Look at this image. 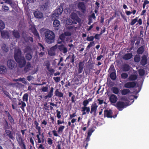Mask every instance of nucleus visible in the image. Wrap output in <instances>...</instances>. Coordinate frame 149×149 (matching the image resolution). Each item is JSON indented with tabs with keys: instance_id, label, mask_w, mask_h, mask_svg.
Masks as SVG:
<instances>
[{
	"instance_id": "nucleus-1",
	"label": "nucleus",
	"mask_w": 149,
	"mask_h": 149,
	"mask_svg": "<svg viewBox=\"0 0 149 149\" xmlns=\"http://www.w3.org/2000/svg\"><path fill=\"white\" fill-rule=\"evenodd\" d=\"M22 52L19 49H16L15 51L14 58L18 64L19 67L22 68L26 64V61L24 56H21Z\"/></svg>"
},
{
	"instance_id": "nucleus-2",
	"label": "nucleus",
	"mask_w": 149,
	"mask_h": 149,
	"mask_svg": "<svg viewBox=\"0 0 149 149\" xmlns=\"http://www.w3.org/2000/svg\"><path fill=\"white\" fill-rule=\"evenodd\" d=\"M45 36L46 38V41L49 44L54 41L55 35L54 33L50 30L46 31L45 32Z\"/></svg>"
},
{
	"instance_id": "nucleus-3",
	"label": "nucleus",
	"mask_w": 149,
	"mask_h": 149,
	"mask_svg": "<svg viewBox=\"0 0 149 149\" xmlns=\"http://www.w3.org/2000/svg\"><path fill=\"white\" fill-rule=\"evenodd\" d=\"M71 33L69 31H66L64 32L63 34H62L60 36V39L58 41V43L59 44H62V42H64L65 40H67L66 36H71Z\"/></svg>"
},
{
	"instance_id": "nucleus-4",
	"label": "nucleus",
	"mask_w": 149,
	"mask_h": 149,
	"mask_svg": "<svg viewBox=\"0 0 149 149\" xmlns=\"http://www.w3.org/2000/svg\"><path fill=\"white\" fill-rule=\"evenodd\" d=\"M128 106V105L127 104V103L120 101H118L115 105V106L120 111L122 110Z\"/></svg>"
},
{
	"instance_id": "nucleus-5",
	"label": "nucleus",
	"mask_w": 149,
	"mask_h": 149,
	"mask_svg": "<svg viewBox=\"0 0 149 149\" xmlns=\"http://www.w3.org/2000/svg\"><path fill=\"white\" fill-rule=\"evenodd\" d=\"M63 11V9L62 7L56 9L51 17L52 19H54L56 17L58 18L62 13Z\"/></svg>"
},
{
	"instance_id": "nucleus-6",
	"label": "nucleus",
	"mask_w": 149,
	"mask_h": 149,
	"mask_svg": "<svg viewBox=\"0 0 149 149\" xmlns=\"http://www.w3.org/2000/svg\"><path fill=\"white\" fill-rule=\"evenodd\" d=\"M8 67L10 70L15 69L17 67L16 63L12 60H8L7 61Z\"/></svg>"
},
{
	"instance_id": "nucleus-7",
	"label": "nucleus",
	"mask_w": 149,
	"mask_h": 149,
	"mask_svg": "<svg viewBox=\"0 0 149 149\" xmlns=\"http://www.w3.org/2000/svg\"><path fill=\"white\" fill-rule=\"evenodd\" d=\"M98 106L96 103H93L91 106V109L90 113L93 114L94 116H96L97 113H96Z\"/></svg>"
},
{
	"instance_id": "nucleus-8",
	"label": "nucleus",
	"mask_w": 149,
	"mask_h": 149,
	"mask_svg": "<svg viewBox=\"0 0 149 149\" xmlns=\"http://www.w3.org/2000/svg\"><path fill=\"white\" fill-rule=\"evenodd\" d=\"M78 8L81 10L82 12L84 13L86 10V6L84 2H79L77 4Z\"/></svg>"
},
{
	"instance_id": "nucleus-9",
	"label": "nucleus",
	"mask_w": 149,
	"mask_h": 149,
	"mask_svg": "<svg viewBox=\"0 0 149 149\" xmlns=\"http://www.w3.org/2000/svg\"><path fill=\"white\" fill-rule=\"evenodd\" d=\"M136 82L135 81H130L125 84L124 86L127 88H131L134 87L136 85Z\"/></svg>"
},
{
	"instance_id": "nucleus-10",
	"label": "nucleus",
	"mask_w": 149,
	"mask_h": 149,
	"mask_svg": "<svg viewBox=\"0 0 149 149\" xmlns=\"http://www.w3.org/2000/svg\"><path fill=\"white\" fill-rule=\"evenodd\" d=\"M84 61H80L79 62L77 71L78 74H79L82 72L84 68Z\"/></svg>"
},
{
	"instance_id": "nucleus-11",
	"label": "nucleus",
	"mask_w": 149,
	"mask_h": 149,
	"mask_svg": "<svg viewBox=\"0 0 149 149\" xmlns=\"http://www.w3.org/2000/svg\"><path fill=\"white\" fill-rule=\"evenodd\" d=\"M4 112L7 116L8 119L10 122V123L12 124H14L15 123L14 119L13 117L11 115L9 112L8 111H5Z\"/></svg>"
},
{
	"instance_id": "nucleus-12",
	"label": "nucleus",
	"mask_w": 149,
	"mask_h": 149,
	"mask_svg": "<svg viewBox=\"0 0 149 149\" xmlns=\"http://www.w3.org/2000/svg\"><path fill=\"white\" fill-rule=\"evenodd\" d=\"M109 100L111 103H115L117 100L118 98L116 95L111 94L109 97Z\"/></svg>"
},
{
	"instance_id": "nucleus-13",
	"label": "nucleus",
	"mask_w": 149,
	"mask_h": 149,
	"mask_svg": "<svg viewBox=\"0 0 149 149\" xmlns=\"http://www.w3.org/2000/svg\"><path fill=\"white\" fill-rule=\"evenodd\" d=\"M81 111L82 112V115H84L86 114H88L90 112V107H82L81 108Z\"/></svg>"
},
{
	"instance_id": "nucleus-14",
	"label": "nucleus",
	"mask_w": 149,
	"mask_h": 149,
	"mask_svg": "<svg viewBox=\"0 0 149 149\" xmlns=\"http://www.w3.org/2000/svg\"><path fill=\"white\" fill-rule=\"evenodd\" d=\"M113 112L111 110L109 109V110H105L104 111V117L106 116L108 118H112L113 116L112 114Z\"/></svg>"
},
{
	"instance_id": "nucleus-15",
	"label": "nucleus",
	"mask_w": 149,
	"mask_h": 149,
	"mask_svg": "<svg viewBox=\"0 0 149 149\" xmlns=\"http://www.w3.org/2000/svg\"><path fill=\"white\" fill-rule=\"evenodd\" d=\"M52 19L54 20L53 23V26L55 27L56 30H58L60 26V22L58 20L56 19V18L54 19Z\"/></svg>"
},
{
	"instance_id": "nucleus-16",
	"label": "nucleus",
	"mask_w": 149,
	"mask_h": 149,
	"mask_svg": "<svg viewBox=\"0 0 149 149\" xmlns=\"http://www.w3.org/2000/svg\"><path fill=\"white\" fill-rule=\"evenodd\" d=\"M1 34L2 37L4 38L8 39L10 37L9 33L6 30L1 31Z\"/></svg>"
},
{
	"instance_id": "nucleus-17",
	"label": "nucleus",
	"mask_w": 149,
	"mask_h": 149,
	"mask_svg": "<svg viewBox=\"0 0 149 149\" xmlns=\"http://www.w3.org/2000/svg\"><path fill=\"white\" fill-rule=\"evenodd\" d=\"M34 15L35 17L37 18L41 19L43 17V13L39 11H35L34 13Z\"/></svg>"
},
{
	"instance_id": "nucleus-18",
	"label": "nucleus",
	"mask_w": 149,
	"mask_h": 149,
	"mask_svg": "<svg viewBox=\"0 0 149 149\" xmlns=\"http://www.w3.org/2000/svg\"><path fill=\"white\" fill-rule=\"evenodd\" d=\"M54 88L53 87H51L48 94L44 97V98L47 99L48 98H51L53 95Z\"/></svg>"
},
{
	"instance_id": "nucleus-19",
	"label": "nucleus",
	"mask_w": 149,
	"mask_h": 149,
	"mask_svg": "<svg viewBox=\"0 0 149 149\" xmlns=\"http://www.w3.org/2000/svg\"><path fill=\"white\" fill-rule=\"evenodd\" d=\"M71 18L73 20H74L75 21H77V23H79L80 21V19L77 16L76 14L74 13H72L71 14Z\"/></svg>"
},
{
	"instance_id": "nucleus-20",
	"label": "nucleus",
	"mask_w": 149,
	"mask_h": 149,
	"mask_svg": "<svg viewBox=\"0 0 149 149\" xmlns=\"http://www.w3.org/2000/svg\"><path fill=\"white\" fill-rule=\"evenodd\" d=\"M5 132L7 135V136L10 139L14 141L15 139L13 136V134L10 131L8 130H6Z\"/></svg>"
},
{
	"instance_id": "nucleus-21",
	"label": "nucleus",
	"mask_w": 149,
	"mask_h": 149,
	"mask_svg": "<svg viewBox=\"0 0 149 149\" xmlns=\"http://www.w3.org/2000/svg\"><path fill=\"white\" fill-rule=\"evenodd\" d=\"M58 47H51L50 50H48V54L51 56H54L55 55V49H56Z\"/></svg>"
},
{
	"instance_id": "nucleus-22",
	"label": "nucleus",
	"mask_w": 149,
	"mask_h": 149,
	"mask_svg": "<svg viewBox=\"0 0 149 149\" xmlns=\"http://www.w3.org/2000/svg\"><path fill=\"white\" fill-rule=\"evenodd\" d=\"M41 133H38L36 135V136L38 139V143H43L44 141V136L43 134L41 135L42 138L40 137V136L41 135Z\"/></svg>"
},
{
	"instance_id": "nucleus-23",
	"label": "nucleus",
	"mask_w": 149,
	"mask_h": 149,
	"mask_svg": "<svg viewBox=\"0 0 149 149\" xmlns=\"http://www.w3.org/2000/svg\"><path fill=\"white\" fill-rule=\"evenodd\" d=\"M147 63V57L144 55L142 57V59L140 62L141 64L143 66L145 65Z\"/></svg>"
},
{
	"instance_id": "nucleus-24",
	"label": "nucleus",
	"mask_w": 149,
	"mask_h": 149,
	"mask_svg": "<svg viewBox=\"0 0 149 149\" xmlns=\"http://www.w3.org/2000/svg\"><path fill=\"white\" fill-rule=\"evenodd\" d=\"M6 72V67L4 65H0V74H4Z\"/></svg>"
},
{
	"instance_id": "nucleus-25",
	"label": "nucleus",
	"mask_w": 149,
	"mask_h": 149,
	"mask_svg": "<svg viewBox=\"0 0 149 149\" xmlns=\"http://www.w3.org/2000/svg\"><path fill=\"white\" fill-rule=\"evenodd\" d=\"M75 58L74 55V54H72V55H70L68 56L66 58V59L69 58L70 61L72 63L74 64V59Z\"/></svg>"
},
{
	"instance_id": "nucleus-26",
	"label": "nucleus",
	"mask_w": 149,
	"mask_h": 149,
	"mask_svg": "<svg viewBox=\"0 0 149 149\" xmlns=\"http://www.w3.org/2000/svg\"><path fill=\"white\" fill-rule=\"evenodd\" d=\"M66 24L68 25H71L72 24H77V23L74 20L73 21L72 19L68 18L66 20Z\"/></svg>"
},
{
	"instance_id": "nucleus-27",
	"label": "nucleus",
	"mask_w": 149,
	"mask_h": 149,
	"mask_svg": "<svg viewBox=\"0 0 149 149\" xmlns=\"http://www.w3.org/2000/svg\"><path fill=\"white\" fill-rule=\"evenodd\" d=\"M55 94L56 96L59 97H63V93L59 91V90L57 89L55 91Z\"/></svg>"
},
{
	"instance_id": "nucleus-28",
	"label": "nucleus",
	"mask_w": 149,
	"mask_h": 149,
	"mask_svg": "<svg viewBox=\"0 0 149 149\" xmlns=\"http://www.w3.org/2000/svg\"><path fill=\"white\" fill-rule=\"evenodd\" d=\"M132 56V53H129L125 54L123 57V58L125 60L130 59Z\"/></svg>"
},
{
	"instance_id": "nucleus-29",
	"label": "nucleus",
	"mask_w": 149,
	"mask_h": 149,
	"mask_svg": "<svg viewBox=\"0 0 149 149\" xmlns=\"http://www.w3.org/2000/svg\"><path fill=\"white\" fill-rule=\"evenodd\" d=\"M18 104L19 105H21L20 107L22 110L24 111V108L26 106V104L25 102L21 100L20 102L18 103Z\"/></svg>"
},
{
	"instance_id": "nucleus-30",
	"label": "nucleus",
	"mask_w": 149,
	"mask_h": 149,
	"mask_svg": "<svg viewBox=\"0 0 149 149\" xmlns=\"http://www.w3.org/2000/svg\"><path fill=\"white\" fill-rule=\"evenodd\" d=\"M31 67V65L30 63L28 62L27 63V64L24 68V70L26 72H27L30 70Z\"/></svg>"
},
{
	"instance_id": "nucleus-31",
	"label": "nucleus",
	"mask_w": 149,
	"mask_h": 149,
	"mask_svg": "<svg viewBox=\"0 0 149 149\" xmlns=\"http://www.w3.org/2000/svg\"><path fill=\"white\" fill-rule=\"evenodd\" d=\"M110 77L113 80H115L116 78V72H110Z\"/></svg>"
},
{
	"instance_id": "nucleus-32",
	"label": "nucleus",
	"mask_w": 149,
	"mask_h": 149,
	"mask_svg": "<svg viewBox=\"0 0 149 149\" xmlns=\"http://www.w3.org/2000/svg\"><path fill=\"white\" fill-rule=\"evenodd\" d=\"M137 78V76L135 74H131L130 75L128 78L130 81H133L135 80Z\"/></svg>"
},
{
	"instance_id": "nucleus-33",
	"label": "nucleus",
	"mask_w": 149,
	"mask_h": 149,
	"mask_svg": "<svg viewBox=\"0 0 149 149\" xmlns=\"http://www.w3.org/2000/svg\"><path fill=\"white\" fill-rule=\"evenodd\" d=\"M121 93L123 95H125L130 93V90L127 89H125L121 91Z\"/></svg>"
},
{
	"instance_id": "nucleus-34",
	"label": "nucleus",
	"mask_w": 149,
	"mask_h": 149,
	"mask_svg": "<svg viewBox=\"0 0 149 149\" xmlns=\"http://www.w3.org/2000/svg\"><path fill=\"white\" fill-rule=\"evenodd\" d=\"M92 68L91 67H88L86 68L85 71V73L86 75H89L92 72Z\"/></svg>"
},
{
	"instance_id": "nucleus-35",
	"label": "nucleus",
	"mask_w": 149,
	"mask_h": 149,
	"mask_svg": "<svg viewBox=\"0 0 149 149\" xmlns=\"http://www.w3.org/2000/svg\"><path fill=\"white\" fill-rule=\"evenodd\" d=\"M50 7V4L49 3L47 2H46L42 6V8L43 9V10H46L48 9Z\"/></svg>"
},
{
	"instance_id": "nucleus-36",
	"label": "nucleus",
	"mask_w": 149,
	"mask_h": 149,
	"mask_svg": "<svg viewBox=\"0 0 149 149\" xmlns=\"http://www.w3.org/2000/svg\"><path fill=\"white\" fill-rule=\"evenodd\" d=\"M3 126L4 129H8L10 128L9 126L8 125V124L7 120L5 119L4 121L3 122Z\"/></svg>"
},
{
	"instance_id": "nucleus-37",
	"label": "nucleus",
	"mask_w": 149,
	"mask_h": 149,
	"mask_svg": "<svg viewBox=\"0 0 149 149\" xmlns=\"http://www.w3.org/2000/svg\"><path fill=\"white\" fill-rule=\"evenodd\" d=\"M130 69V66L128 64H126L124 65L123 67V70L124 71H128Z\"/></svg>"
},
{
	"instance_id": "nucleus-38",
	"label": "nucleus",
	"mask_w": 149,
	"mask_h": 149,
	"mask_svg": "<svg viewBox=\"0 0 149 149\" xmlns=\"http://www.w3.org/2000/svg\"><path fill=\"white\" fill-rule=\"evenodd\" d=\"M112 91L113 93L116 94H118L119 92V90L118 88L116 87H113L112 89Z\"/></svg>"
},
{
	"instance_id": "nucleus-39",
	"label": "nucleus",
	"mask_w": 149,
	"mask_h": 149,
	"mask_svg": "<svg viewBox=\"0 0 149 149\" xmlns=\"http://www.w3.org/2000/svg\"><path fill=\"white\" fill-rule=\"evenodd\" d=\"M138 72L140 76H143L145 74V71L143 69H140L138 70Z\"/></svg>"
},
{
	"instance_id": "nucleus-40",
	"label": "nucleus",
	"mask_w": 149,
	"mask_h": 149,
	"mask_svg": "<svg viewBox=\"0 0 149 149\" xmlns=\"http://www.w3.org/2000/svg\"><path fill=\"white\" fill-rule=\"evenodd\" d=\"M28 94L27 93L24 94L22 97L23 101L27 102L28 100Z\"/></svg>"
},
{
	"instance_id": "nucleus-41",
	"label": "nucleus",
	"mask_w": 149,
	"mask_h": 149,
	"mask_svg": "<svg viewBox=\"0 0 149 149\" xmlns=\"http://www.w3.org/2000/svg\"><path fill=\"white\" fill-rule=\"evenodd\" d=\"M65 128V126H61L58 128L57 131L58 133L61 135L63 132V130Z\"/></svg>"
},
{
	"instance_id": "nucleus-42",
	"label": "nucleus",
	"mask_w": 149,
	"mask_h": 149,
	"mask_svg": "<svg viewBox=\"0 0 149 149\" xmlns=\"http://www.w3.org/2000/svg\"><path fill=\"white\" fill-rule=\"evenodd\" d=\"M4 1L5 3L10 4V5L13 7V0H3Z\"/></svg>"
},
{
	"instance_id": "nucleus-43",
	"label": "nucleus",
	"mask_w": 149,
	"mask_h": 149,
	"mask_svg": "<svg viewBox=\"0 0 149 149\" xmlns=\"http://www.w3.org/2000/svg\"><path fill=\"white\" fill-rule=\"evenodd\" d=\"M13 36L16 38H19L20 37L19 33L17 31H13Z\"/></svg>"
},
{
	"instance_id": "nucleus-44",
	"label": "nucleus",
	"mask_w": 149,
	"mask_h": 149,
	"mask_svg": "<svg viewBox=\"0 0 149 149\" xmlns=\"http://www.w3.org/2000/svg\"><path fill=\"white\" fill-rule=\"evenodd\" d=\"M24 40L26 42H33V39L31 37H26L24 38Z\"/></svg>"
},
{
	"instance_id": "nucleus-45",
	"label": "nucleus",
	"mask_w": 149,
	"mask_h": 149,
	"mask_svg": "<svg viewBox=\"0 0 149 149\" xmlns=\"http://www.w3.org/2000/svg\"><path fill=\"white\" fill-rule=\"evenodd\" d=\"M17 141L19 145H21V143L24 142L22 138L21 137V135L18 136V139H17Z\"/></svg>"
},
{
	"instance_id": "nucleus-46",
	"label": "nucleus",
	"mask_w": 149,
	"mask_h": 149,
	"mask_svg": "<svg viewBox=\"0 0 149 149\" xmlns=\"http://www.w3.org/2000/svg\"><path fill=\"white\" fill-rule=\"evenodd\" d=\"M143 47H139L137 50V53L139 54H142L143 52Z\"/></svg>"
},
{
	"instance_id": "nucleus-47",
	"label": "nucleus",
	"mask_w": 149,
	"mask_h": 149,
	"mask_svg": "<svg viewBox=\"0 0 149 149\" xmlns=\"http://www.w3.org/2000/svg\"><path fill=\"white\" fill-rule=\"evenodd\" d=\"M1 9L3 11L6 12L9 10V8L8 6L6 5H3L2 6Z\"/></svg>"
},
{
	"instance_id": "nucleus-48",
	"label": "nucleus",
	"mask_w": 149,
	"mask_h": 149,
	"mask_svg": "<svg viewBox=\"0 0 149 149\" xmlns=\"http://www.w3.org/2000/svg\"><path fill=\"white\" fill-rule=\"evenodd\" d=\"M59 49L64 54L66 53L67 52V49L66 47H59Z\"/></svg>"
},
{
	"instance_id": "nucleus-49",
	"label": "nucleus",
	"mask_w": 149,
	"mask_h": 149,
	"mask_svg": "<svg viewBox=\"0 0 149 149\" xmlns=\"http://www.w3.org/2000/svg\"><path fill=\"white\" fill-rule=\"evenodd\" d=\"M32 58V56L30 53H27L26 56V58L27 60H30Z\"/></svg>"
},
{
	"instance_id": "nucleus-50",
	"label": "nucleus",
	"mask_w": 149,
	"mask_h": 149,
	"mask_svg": "<svg viewBox=\"0 0 149 149\" xmlns=\"http://www.w3.org/2000/svg\"><path fill=\"white\" fill-rule=\"evenodd\" d=\"M121 77L123 79H125L127 78L128 77V74L126 73H122L121 75Z\"/></svg>"
},
{
	"instance_id": "nucleus-51",
	"label": "nucleus",
	"mask_w": 149,
	"mask_h": 149,
	"mask_svg": "<svg viewBox=\"0 0 149 149\" xmlns=\"http://www.w3.org/2000/svg\"><path fill=\"white\" fill-rule=\"evenodd\" d=\"M109 71H110V73L112 72H116V70L113 65H111L109 69Z\"/></svg>"
},
{
	"instance_id": "nucleus-52",
	"label": "nucleus",
	"mask_w": 149,
	"mask_h": 149,
	"mask_svg": "<svg viewBox=\"0 0 149 149\" xmlns=\"http://www.w3.org/2000/svg\"><path fill=\"white\" fill-rule=\"evenodd\" d=\"M5 26L4 22L2 20H0V29H3L5 28Z\"/></svg>"
},
{
	"instance_id": "nucleus-53",
	"label": "nucleus",
	"mask_w": 149,
	"mask_h": 149,
	"mask_svg": "<svg viewBox=\"0 0 149 149\" xmlns=\"http://www.w3.org/2000/svg\"><path fill=\"white\" fill-rule=\"evenodd\" d=\"M94 130L93 128H91L90 130H89L88 133V136H91V135L92 133L94 132Z\"/></svg>"
},
{
	"instance_id": "nucleus-54",
	"label": "nucleus",
	"mask_w": 149,
	"mask_h": 149,
	"mask_svg": "<svg viewBox=\"0 0 149 149\" xmlns=\"http://www.w3.org/2000/svg\"><path fill=\"white\" fill-rule=\"evenodd\" d=\"M3 93L5 94V95H6L7 97H8L10 99H11V98L10 97V95H9V93H8L6 91H3Z\"/></svg>"
},
{
	"instance_id": "nucleus-55",
	"label": "nucleus",
	"mask_w": 149,
	"mask_h": 149,
	"mask_svg": "<svg viewBox=\"0 0 149 149\" xmlns=\"http://www.w3.org/2000/svg\"><path fill=\"white\" fill-rule=\"evenodd\" d=\"M48 88L47 86H43L41 88V90L43 92H47L48 91Z\"/></svg>"
},
{
	"instance_id": "nucleus-56",
	"label": "nucleus",
	"mask_w": 149,
	"mask_h": 149,
	"mask_svg": "<svg viewBox=\"0 0 149 149\" xmlns=\"http://www.w3.org/2000/svg\"><path fill=\"white\" fill-rule=\"evenodd\" d=\"M89 102L88 100H84L83 102V107H87V106L89 104Z\"/></svg>"
},
{
	"instance_id": "nucleus-57",
	"label": "nucleus",
	"mask_w": 149,
	"mask_h": 149,
	"mask_svg": "<svg viewBox=\"0 0 149 149\" xmlns=\"http://www.w3.org/2000/svg\"><path fill=\"white\" fill-rule=\"evenodd\" d=\"M56 112L57 113V117L58 119L60 118L61 117V112L58 111V110H56Z\"/></svg>"
},
{
	"instance_id": "nucleus-58",
	"label": "nucleus",
	"mask_w": 149,
	"mask_h": 149,
	"mask_svg": "<svg viewBox=\"0 0 149 149\" xmlns=\"http://www.w3.org/2000/svg\"><path fill=\"white\" fill-rule=\"evenodd\" d=\"M137 20H138L137 17H136L135 19L132 20V21L130 23L131 25H134L136 23V22L137 21Z\"/></svg>"
},
{
	"instance_id": "nucleus-59",
	"label": "nucleus",
	"mask_w": 149,
	"mask_h": 149,
	"mask_svg": "<svg viewBox=\"0 0 149 149\" xmlns=\"http://www.w3.org/2000/svg\"><path fill=\"white\" fill-rule=\"evenodd\" d=\"M47 142L49 145L51 146L53 144V140L50 138H48L47 139Z\"/></svg>"
},
{
	"instance_id": "nucleus-60",
	"label": "nucleus",
	"mask_w": 149,
	"mask_h": 149,
	"mask_svg": "<svg viewBox=\"0 0 149 149\" xmlns=\"http://www.w3.org/2000/svg\"><path fill=\"white\" fill-rule=\"evenodd\" d=\"M140 57L137 56H135L134 58V61L136 62H139L140 61Z\"/></svg>"
},
{
	"instance_id": "nucleus-61",
	"label": "nucleus",
	"mask_w": 149,
	"mask_h": 149,
	"mask_svg": "<svg viewBox=\"0 0 149 149\" xmlns=\"http://www.w3.org/2000/svg\"><path fill=\"white\" fill-rule=\"evenodd\" d=\"M52 132L53 133V134L56 137H58L59 136V135H58V134L57 131H56V130H53L52 131Z\"/></svg>"
},
{
	"instance_id": "nucleus-62",
	"label": "nucleus",
	"mask_w": 149,
	"mask_h": 149,
	"mask_svg": "<svg viewBox=\"0 0 149 149\" xmlns=\"http://www.w3.org/2000/svg\"><path fill=\"white\" fill-rule=\"evenodd\" d=\"M3 52H7L9 49V47H1Z\"/></svg>"
},
{
	"instance_id": "nucleus-63",
	"label": "nucleus",
	"mask_w": 149,
	"mask_h": 149,
	"mask_svg": "<svg viewBox=\"0 0 149 149\" xmlns=\"http://www.w3.org/2000/svg\"><path fill=\"white\" fill-rule=\"evenodd\" d=\"M53 79L55 81L57 82H59L60 80V77H53Z\"/></svg>"
},
{
	"instance_id": "nucleus-64",
	"label": "nucleus",
	"mask_w": 149,
	"mask_h": 149,
	"mask_svg": "<svg viewBox=\"0 0 149 149\" xmlns=\"http://www.w3.org/2000/svg\"><path fill=\"white\" fill-rule=\"evenodd\" d=\"M19 145L21 147L22 149H26V146L24 142L22 143L21 145Z\"/></svg>"
}]
</instances>
